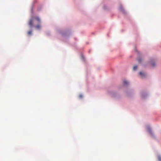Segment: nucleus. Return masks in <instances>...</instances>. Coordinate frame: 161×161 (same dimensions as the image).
Instances as JSON below:
<instances>
[{
	"label": "nucleus",
	"mask_w": 161,
	"mask_h": 161,
	"mask_svg": "<svg viewBox=\"0 0 161 161\" xmlns=\"http://www.w3.org/2000/svg\"><path fill=\"white\" fill-rule=\"evenodd\" d=\"M120 11H121L122 12L124 13V8H123V7H122V6H120Z\"/></svg>",
	"instance_id": "nucleus-4"
},
{
	"label": "nucleus",
	"mask_w": 161,
	"mask_h": 161,
	"mask_svg": "<svg viewBox=\"0 0 161 161\" xmlns=\"http://www.w3.org/2000/svg\"><path fill=\"white\" fill-rule=\"evenodd\" d=\"M158 160H159V161H161V157L160 156L158 157Z\"/></svg>",
	"instance_id": "nucleus-9"
},
{
	"label": "nucleus",
	"mask_w": 161,
	"mask_h": 161,
	"mask_svg": "<svg viewBox=\"0 0 161 161\" xmlns=\"http://www.w3.org/2000/svg\"><path fill=\"white\" fill-rule=\"evenodd\" d=\"M82 95L81 94H80L79 95V97H80V98H82Z\"/></svg>",
	"instance_id": "nucleus-8"
},
{
	"label": "nucleus",
	"mask_w": 161,
	"mask_h": 161,
	"mask_svg": "<svg viewBox=\"0 0 161 161\" xmlns=\"http://www.w3.org/2000/svg\"><path fill=\"white\" fill-rule=\"evenodd\" d=\"M35 20L37 21L39 23L40 22V19L39 17H31L29 22V25L30 27H31L34 25V22Z\"/></svg>",
	"instance_id": "nucleus-1"
},
{
	"label": "nucleus",
	"mask_w": 161,
	"mask_h": 161,
	"mask_svg": "<svg viewBox=\"0 0 161 161\" xmlns=\"http://www.w3.org/2000/svg\"><path fill=\"white\" fill-rule=\"evenodd\" d=\"M139 75H140L141 76L142 78L144 77L145 76V74L142 72H139Z\"/></svg>",
	"instance_id": "nucleus-3"
},
{
	"label": "nucleus",
	"mask_w": 161,
	"mask_h": 161,
	"mask_svg": "<svg viewBox=\"0 0 161 161\" xmlns=\"http://www.w3.org/2000/svg\"><path fill=\"white\" fill-rule=\"evenodd\" d=\"M31 33H32V31H29L28 32H27V34H28V35L29 36L31 35Z\"/></svg>",
	"instance_id": "nucleus-6"
},
{
	"label": "nucleus",
	"mask_w": 161,
	"mask_h": 161,
	"mask_svg": "<svg viewBox=\"0 0 161 161\" xmlns=\"http://www.w3.org/2000/svg\"><path fill=\"white\" fill-rule=\"evenodd\" d=\"M124 84L125 85H126L128 84V82L126 80H124Z\"/></svg>",
	"instance_id": "nucleus-5"
},
{
	"label": "nucleus",
	"mask_w": 161,
	"mask_h": 161,
	"mask_svg": "<svg viewBox=\"0 0 161 161\" xmlns=\"http://www.w3.org/2000/svg\"><path fill=\"white\" fill-rule=\"evenodd\" d=\"M137 69V66H134V67H133V70H136V69Z\"/></svg>",
	"instance_id": "nucleus-7"
},
{
	"label": "nucleus",
	"mask_w": 161,
	"mask_h": 161,
	"mask_svg": "<svg viewBox=\"0 0 161 161\" xmlns=\"http://www.w3.org/2000/svg\"><path fill=\"white\" fill-rule=\"evenodd\" d=\"M152 65L153 66H154L155 65V64L154 63L152 64Z\"/></svg>",
	"instance_id": "nucleus-11"
},
{
	"label": "nucleus",
	"mask_w": 161,
	"mask_h": 161,
	"mask_svg": "<svg viewBox=\"0 0 161 161\" xmlns=\"http://www.w3.org/2000/svg\"><path fill=\"white\" fill-rule=\"evenodd\" d=\"M138 62H139V63L141 62V58H138Z\"/></svg>",
	"instance_id": "nucleus-10"
},
{
	"label": "nucleus",
	"mask_w": 161,
	"mask_h": 161,
	"mask_svg": "<svg viewBox=\"0 0 161 161\" xmlns=\"http://www.w3.org/2000/svg\"><path fill=\"white\" fill-rule=\"evenodd\" d=\"M35 28L36 29L39 30L41 28V25L40 24H38L35 26Z\"/></svg>",
	"instance_id": "nucleus-2"
}]
</instances>
